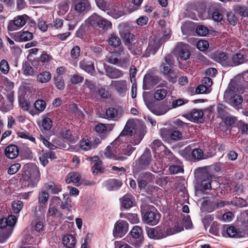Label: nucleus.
I'll return each mask as SVG.
<instances>
[{
	"mask_svg": "<svg viewBox=\"0 0 248 248\" xmlns=\"http://www.w3.org/2000/svg\"><path fill=\"white\" fill-rule=\"evenodd\" d=\"M34 107L36 111L42 112L46 108V103L43 100L38 99L35 102Z\"/></svg>",
	"mask_w": 248,
	"mask_h": 248,
	"instance_id": "864d4df0",
	"label": "nucleus"
},
{
	"mask_svg": "<svg viewBox=\"0 0 248 248\" xmlns=\"http://www.w3.org/2000/svg\"><path fill=\"white\" fill-rule=\"evenodd\" d=\"M160 218L159 213H156L152 211L147 212L143 216V220L147 224L151 225H156Z\"/></svg>",
	"mask_w": 248,
	"mask_h": 248,
	"instance_id": "6ab92c4d",
	"label": "nucleus"
},
{
	"mask_svg": "<svg viewBox=\"0 0 248 248\" xmlns=\"http://www.w3.org/2000/svg\"><path fill=\"white\" fill-rule=\"evenodd\" d=\"M80 179L81 176L78 173L72 172L67 174L66 179V182L67 184L72 183L76 186H78L80 185Z\"/></svg>",
	"mask_w": 248,
	"mask_h": 248,
	"instance_id": "bb28decb",
	"label": "nucleus"
},
{
	"mask_svg": "<svg viewBox=\"0 0 248 248\" xmlns=\"http://www.w3.org/2000/svg\"><path fill=\"white\" fill-rule=\"evenodd\" d=\"M151 161V155L150 150L146 149L140 158V163L143 165L149 164Z\"/></svg>",
	"mask_w": 248,
	"mask_h": 248,
	"instance_id": "c03bdc74",
	"label": "nucleus"
},
{
	"mask_svg": "<svg viewBox=\"0 0 248 248\" xmlns=\"http://www.w3.org/2000/svg\"><path fill=\"white\" fill-rule=\"evenodd\" d=\"M48 193L45 190H42L38 195V202L39 203H46L48 201Z\"/></svg>",
	"mask_w": 248,
	"mask_h": 248,
	"instance_id": "5fc2aeb1",
	"label": "nucleus"
},
{
	"mask_svg": "<svg viewBox=\"0 0 248 248\" xmlns=\"http://www.w3.org/2000/svg\"><path fill=\"white\" fill-rule=\"evenodd\" d=\"M235 88L229 85L224 93L225 101L232 106H237L242 102V97L235 93Z\"/></svg>",
	"mask_w": 248,
	"mask_h": 248,
	"instance_id": "423d86ee",
	"label": "nucleus"
},
{
	"mask_svg": "<svg viewBox=\"0 0 248 248\" xmlns=\"http://www.w3.org/2000/svg\"><path fill=\"white\" fill-rule=\"evenodd\" d=\"M134 198L131 194H126L121 199L122 206L126 209H130L133 205Z\"/></svg>",
	"mask_w": 248,
	"mask_h": 248,
	"instance_id": "c756f323",
	"label": "nucleus"
},
{
	"mask_svg": "<svg viewBox=\"0 0 248 248\" xmlns=\"http://www.w3.org/2000/svg\"><path fill=\"white\" fill-rule=\"evenodd\" d=\"M22 185L26 187H35L40 179L39 169L34 165L27 164L23 168Z\"/></svg>",
	"mask_w": 248,
	"mask_h": 248,
	"instance_id": "7ed1b4c3",
	"label": "nucleus"
},
{
	"mask_svg": "<svg viewBox=\"0 0 248 248\" xmlns=\"http://www.w3.org/2000/svg\"><path fill=\"white\" fill-rule=\"evenodd\" d=\"M174 51L178 60L185 61L190 56L189 46L182 42L177 44Z\"/></svg>",
	"mask_w": 248,
	"mask_h": 248,
	"instance_id": "1a4fd4ad",
	"label": "nucleus"
},
{
	"mask_svg": "<svg viewBox=\"0 0 248 248\" xmlns=\"http://www.w3.org/2000/svg\"><path fill=\"white\" fill-rule=\"evenodd\" d=\"M244 62V56L240 53H236L234 55L232 59V62L230 63V66H236L242 64Z\"/></svg>",
	"mask_w": 248,
	"mask_h": 248,
	"instance_id": "37998d69",
	"label": "nucleus"
},
{
	"mask_svg": "<svg viewBox=\"0 0 248 248\" xmlns=\"http://www.w3.org/2000/svg\"><path fill=\"white\" fill-rule=\"evenodd\" d=\"M191 154L192 157L195 160H200L203 157V152L202 150L199 148H196L193 149L191 152Z\"/></svg>",
	"mask_w": 248,
	"mask_h": 248,
	"instance_id": "4d7b16f0",
	"label": "nucleus"
},
{
	"mask_svg": "<svg viewBox=\"0 0 248 248\" xmlns=\"http://www.w3.org/2000/svg\"><path fill=\"white\" fill-rule=\"evenodd\" d=\"M91 161L94 162L93 166V173L94 174H97L102 171V162L99 160V158L97 156H94L91 158Z\"/></svg>",
	"mask_w": 248,
	"mask_h": 248,
	"instance_id": "72a5a7b5",
	"label": "nucleus"
},
{
	"mask_svg": "<svg viewBox=\"0 0 248 248\" xmlns=\"http://www.w3.org/2000/svg\"><path fill=\"white\" fill-rule=\"evenodd\" d=\"M23 74L26 76H33L34 69L32 66L29 64H25L23 66Z\"/></svg>",
	"mask_w": 248,
	"mask_h": 248,
	"instance_id": "69168bd1",
	"label": "nucleus"
},
{
	"mask_svg": "<svg viewBox=\"0 0 248 248\" xmlns=\"http://www.w3.org/2000/svg\"><path fill=\"white\" fill-rule=\"evenodd\" d=\"M212 58L215 61L225 66H230L228 54L221 51H216L212 54Z\"/></svg>",
	"mask_w": 248,
	"mask_h": 248,
	"instance_id": "a211bd4d",
	"label": "nucleus"
},
{
	"mask_svg": "<svg viewBox=\"0 0 248 248\" xmlns=\"http://www.w3.org/2000/svg\"><path fill=\"white\" fill-rule=\"evenodd\" d=\"M170 109L169 107L166 105H162L159 107L155 108L154 110V113L156 115L165 114Z\"/></svg>",
	"mask_w": 248,
	"mask_h": 248,
	"instance_id": "603ef678",
	"label": "nucleus"
},
{
	"mask_svg": "<svg viewBox=\"0 0 248 248\" xmlns=\"http://www.w3.org/2000/svg\"><path fill=\"white\" fill-rule=\"evenodd\" d=\"M107 14L114 18L117 19L124 16L125 12L123 7L115 6L111 9H109Z\"/></svg>",
	"mask_w": 248,
	"mask_h": 248,
	"instance_id": "cd10ccee",
	"label": "nucleus"
},
{
	"mask_svg": "<svg viewBox=\"0 0 248 248\" xmlns=\"http://www.w3.org/2000/svg\"><path fill=\"white\" fill-rule=\"evenodd\" d=\"M51 78V74L49 72L44 71L40 73L37 76V80L40 83L48 82Z\"/></svg>",
	"mask_w": 248,
	"mask_h": 248,
	"instance_id": "ea45409f",
	"label": "nucleus"
},
{
	"mask_svg": "<svg viewBox=\"0 0 248 248\" xmlns=\"http://www.w3.org/2000/svg\"><path fill=\"white\" fill-rule=\"evenodd\" d=\"M4 153L5 156L8 158L15 159L19 154V149L16 145L10 144L5 148Z\"/></svg>",
	"mask_w": 248,
	"mask_h": 248,
	"instance_id": "4be33fe9",
	"label": "nucleus"
},
{
	"mask_svg": "<svg viewBox=\"0 0 248 248\" xmlns=\"http://www.w3.org/2000/svg\"><path fill=\"white\" fill-rule=\"evenodd\" d=\"M61 203V199L59 197L52 196L49 201L46 217H55L57 215H61L58 210Z\"/></svg>",
	"mask_w": 248,
	"mask_h": 248,
	"instance_id": "9d476101",
	"label": "nucleus"
},
{
	"mask_svg": "<svg viewBox=\"0 0 248 248\" xmlns=\"http://www.w3.org/2000/svg\"><path fill=\"white\" fill-rule=\"evenodd\" d=\"M203 114V112L201 109H193L190 113V117L191 120L195 122L201 119Z\"/></svg>",
	"mask_w": 248,
	"mask_h": 248,
	"instance_id": "a18cd8bd",
	"label": "nucleus"
},
{
	"mask_svg": "<svg viewBox=\"0 0 248 248\" xmlns=\"http://www.w3.org/2000/svg\"><path fill=\"white\" fill-rule=\"evenodd\" d=\"M80 148L83 151H89L93 149L91 141L88 138L82 139L79 143Z\"/></svg>",
	"mask_w": 248,
	"mask_h": 248,
	"instance_id": "4c0bfd02",
	"label": "nucleus"
},
{
	"mask_svg": "<svg viewBox=\"0 0 248 248\" xmlns=\"http://www.w3.org/2000/svg\"><path fill=\"white\" fill-rule=\"evenodd\" d=\"M106 71V75L110 78H118L123 76V73L121 70L112 67H107Z\"/></svg>",
	"mask_w": 248,
	"mask_h": 248,
	"instance_id": "393cba45",
	"label": "nucleus"
},
{
	"mask_svg": "<svg viewBox=\"0 0 248 248\" xmlns=\"http://www.w3.org/2000/svg\"><path fill=\"white\" fill-rule=\"evenodd\" d=\"M108 42L109 46L115 48L114 52L119 56L120 58H118L112 55L108 58L107 62L110 64L121 67L127 66L129 63L130 56L124 50L120 38L115 33H111L108 36Z\"/></svg>",
	"mask_w": 248,
	"mask_h": 248,
	"instance_id": "f257e3e1",
	"label": "nucleus"
},
{
	"mask_svg": "<svg viewBox=\"0 0 248 248\" xmlns=\"http://www.w3.org/2000/svg\"><path fill=\"white\" fill-rule=\"evenodd\" d=\"M0 84L5 86L7 90V93L12 92V94L14 95V92L12 91L14 86V82L11 81L6 77L2 76L0 78Z\"/></svg>",
	"mask_w": 248,
	"mask_h": 248,
	"instance_id": "473e14b6",
	"label": "nucleus"
},
{
	"mask_svg": "<svg viewBox=\"0 0 248 248\" xmlns=\"http://www.w3.org/2000/svg\"><path fill=\"white\" fill-rule=\"evenodd\" d=\"M110 86L115 90L119 96L124 97L126 95L128 89L127 83L126 80H112Z\"/></svg>",
	"mask_w": 248,
	"mask_h": 248,
	"instance_id": "f8f14e48",
	"label": "nucleus"
},
{
	"mask_svg": "<svg viewBox=\"0 0 248 248\" xmlns=\"http://www.w3.org/2000/svg\"><path fill=\"white\" fill-rule=\"evenodd\" d=\"M211 175L207 172L203 173L201 175V186L203 190L210 189L211 188Z\"/></svg>",
	"mask_w": 248,
	"mask_h": 248,
	"instance_id": "b1692460",
	"label": "nucleus"
},
{
	"mask_svg": "<svg viewBox=\"0 0 248 248\" xmlns=\"http://www.w3.org/2000/svg\"><path fill=\"white\" fill-rule=\"evenodd\" d=\"M118 111L114 108H109L106 110L104 118L111 120L118 118Z\"/></svg>",
	"mask_w": 248,
	"mask_h": 248,
	"instance_id": "a19ab883",
	"label": "nucleus"
},
{
	"mask_svg": "<svg viewBox=\"0 0 248 248\" xmlns=\"http://www.w3.org/2000/svg\"><path fill=\"white\" fill-rule=\"evenodd\" d=\"M162 44L161 41L156 37L151 38L149 41L147 47L143 54L144 57H149L151 55H155Z\"/></svg>",
	"mask_w": 248,
	"mask_h": 248,
	"instance_id": "9b49d317",
	"label": "nucleus"
},
{
	"mask_svg": "<svg viewBox=\"0 0 248 248\" xmlns=\"http://www.w3.org/2000/svg\"><path fill=\"white\" fill-rule=\"evenodd\" d=\"M226 232L227 235L230 237L238 238L240 237L239 233L233 226L228 227L226 229Z\"/></svg>",
	"mask_w": 248,
	"mask_h": 248,
	"instance_id": "8fccbe9b",
	"label": "nucleus"
},
{
	"mask_svg": "<svg viewBox=\"0 0 248 248\" xmlns=\"http://www.w3.org/2000/svg\"><path fill=\"white\" fill-rule=\"evenodd\" d=\"M0 71L3 74H7L9 71V66L5 60H2L0 62Z\"/></svg>",
	"mask_w": 248,
	"mask_h": 248,
	"instance_id": "bf43d9fd",
	"label": "nucleus"
},
{
	"mask_svg": "<svg viewBox=\"0 0 248 248\" xmlns=\"http://www.w3.org/2000/svg\"><path fill=\"white\" fill-rule=\"evenodd\" d=\"M47 188L51 193L55 194H58L62 191V188L61 186L56 185L54 184L48 185Z\"/></svg>",
	"mask_w": 248,
	"mask_h": 248,
	"instance_id": "0e129e2a",
	"label": "nucleus"
},
{
	"mask_svg": "<svg viewBox=\"0 0 248 248\" xmlns=\"http://www.w3.org/2000/svg\"><path fill=\"white\" fill-rule=\"evenodd\" d=\"M196 33L200 36H205L208 32L207 28L203 25H199L196 28Z\"/></svg>",
	"mask_w": 248,
	"mask_h": 248,
	"instance_id": "774afa93",
	"label": "nucleus"
},
{
	"mask_svg": "<svg viewBox=\"0 0 248 248\" xmlns=\"http://www.w3.org/2000/svg\"><path fill=\"white\" fill-rule=\"evenodd\" d=\"M17 136L21 138L28 139L32 142L35 141V138L27 131H19L17 132Z\"/></svg>",
	"mask_w": 248,
	"mask_h": 248,
	"instance_id": "6e6d98bb",
	"label": "nucleus"
},
{
	"mask_svg": "<svg viewBox=\"0 0 248 248\" xmlns=\"http://www.w3.org/2000/svg\"><path fill=\"white\" fill-rule=\"evenodd\" d=\"M168 94V90L165 88L156 89L154 93V97L155 100L160 101L166 98Z\"/></svg>",
	"mask_w": 248,
	"mask_h": 248,
	"instance_id": "2f4dec72",
	"label": "nucleus"
},
{
	"mask_svg": "<svg viewBox=\"0 0 248 248\" xmlns=\"http://www.w3.org/2000/svg\"><path fill=\"white\" fill-rule=\"evenodd\" d=\"M97 7L102 11H109L111 4L110 0H96Z\"/></svg>",
	"mask_w": 248,
	"mask_h": 248,
	"instance_id": "58836bf2",
	"label": "nucleus"
},
{
	"mask_svg": "<svg viewBox=\"0 0 248 248\" xmlns=\"http://www.w3.org/2000/svg\"><path fill=\"white\" fill-rule=\"evenodd\" d=\"M79 67L85 72L93 75L94 72V64L91 61L84 59L79 62Z\"/></svg>",
	"mask_w": 248,
	"mask_h": 248,
	"instance_id": "5701e85b",
	"label": "nucleus"
},
{
	"mask_svg": "<svg viewBox=\"0 0 248 248\" xmlns=\"http://www.w3.org/2000/svg\"><path fill=\"white\" fill-rule=\"evenodd\" d=\"M197 47L201 51H204L207 49L209 46V43L206 40H201L197 43Z\"/></svg>",
	"mask_w": 248,
	"mask_h": 248,
	"instance_id": "e2e57ef3",
	"label": "nucleus"
},
{
	"mask_svg": "<svg viewBox=\"0 0 248 248\" xmlns=\"http://www.w3.org/2000/svg\"><path fill=\"white\" fill-rule=\"evenodd\" d=\"M39 242V239L37 237L28 235L25 236L22 240V242L26 244V246H35Z\"/></svg>",
	"mask_w": 248,
	"mask_h": 248,
	"instance_id": "79ce46f5",
	"label": "nucleus"
},
{
	"mask_svg": "<svg viewBox=\"0 0 248 248\" xmlns=\"http://www.w3.org/2000/svg\"><path fill=\"white\" fill-rule=\"evenodd\" d=\"M132 124L129 122H127L124 129L122 131L120 134V136L128 135L133 136L134 140H130L131 143L133 145H136L140 143V141L142 140L143 136L141 134L140 131H136L132 127Z\"/></svg>",
	"mask_w": 248,
	"mask_h": 248,
	"instance_id": "0eeeda50",
	"label": "nucleus"
},
{
	"mask_svg": "<svg viewBox=\"0 0 248 248\" xmlns=\"http://www.w3.org/2000/svg\"><path fill=\"white\" fill-rule=\"evenodd\" d=\"M128 230V224L124 220H119L114 225L113 234L114 237H121L125 235Z\"/></svg>",
	"mask_w": 248,
	"mask_h": 248,
	"instance_id": "ddd939ff",
	"label": "nucleus"
},
{
	"mask_svg": "<svg viewBox=\"0 0 248 248\" xmlns=\"http://www.w3.org/2000/svg\"><path fill=\"white\" fill-rule=\"evenodd\" d=\"M170 172L172 174H176L179 172H183V168L181 165H171L169 168Z\"/></svg>",
	"mask_w": 248,
	"mask_h": 248,
	"instance_id": "338daca9",
	"label": "nucleus"
},
{
	"mask_svg": "<svg viewBox=\"0 0 248 248\" xmlns=\"http://www.w3.org/2000/svg\"><path fill=\"white\" fill-rule=\"evenodd\" d=\"M188 102V100L186 99H175L172 101L171 106L173 108H176L187 103Z\"/></svg>",
	"mask_w": 248,
	"mask_h": 248,
	"instance_id": "052dcab7",
	"label": "nucleus"
},
{
	"mask_svg": "<svg viewBox=\"0 0 248 248\" xmlns=\"http://www.w3.org/2000/svg\"><path fill=\"white\" fill-rule=\"evenodd\" d=\"M13 229L10 227L5 229H0V242L4 243L10 237L12 232Z\"/></svg>",
	"mask_w": 248,
	"mask_h": 248,
	"instance_id": "c9c22d12",
	"label": "nucleus"
},
{
	"mask_svg": "<svg viewBox=\"0 0 248 248\" xmlns=\"http://www.w3.org/2000/svg\"><path fill=\"white\" fill-rule=\"evenodd\" d=\"M87 25L94 27H98L104 32L112 28L111 22L105 18L94 13L86 20Z\"/></svg>",
	"mask_w": 248,
	"mask_h": 248,
	"instance_id": "20e7f679",
	"label": "nucleus"
},
{
	"mask_svg": "<svg viewBox=\"0 0 248 248\" xmlns=\"http://www.w3.org/2000/svg\"><path fill=\"white\" fill-rule=\"evenodd\" d=\"M130 234L132 238L135 241V242H132L133 245L137 248L140 247L143 240L142 231L141 227L139 226H134L130 231Z\"/></svg>",
	"mask_w": 248,
	"mask_h": 248,
	"instance_id": "4468645a",
	"label": "nucleus"
},
{
	"mask_svg": "<svg viewBox=\"0 0 248 248\" xmlns=\"http://www.w3.org/2000/svg\"><path fill=\"white\" fill-rule=\"evenodd\" d=\"M62 137L66 140L69 143H73L75 141V139L73 137L71 132L70 130L64 129L62 131Z\"/></svg>",
	"mask_w": 248,
	"mask_h": 248,
	"instance_id": "de8ad7c7",
	"label": "nucleus"
},
{
	"mask_svg": "<svg viewBox=\"0 0 248 248\" xmlns=\"http://www.w3.org/2000/svg\"><path fill=\"white\" fill-rule=\"evenodd\" d=\"M118 31L121 38L123 39L124 45L128 49H132L131 42L135 37L133 34L129 32V25L128 23H123L118 26Z\"/></svg>",
	"mask_w": 248,
	"mask_h": 248,
	"instance_id": "39448f33",
	"label": "nucleus"
},
{
	"mask_svg": "<svg viewBox=\"0 0 248 248\" xmlns=\"http://www.w3.org/2000/svg\"><path fill=\"white\" fill-rule=\"evenodd\" d=\"M104 185L107 189L111 191L119 189L122 186V183L116 179H110L106 181Z\"/></svg>",
	"mask_w": 248,
	"mask_h": 248,
	"instance_id": "a878e982",
	"label": "nucleus"
},
{
	"mask_svg": "<svg viewBox=\"0 0 248 248\" xmlns=\"http://www.w3.org/2000/svg\"><path fill=\"white\" fill-rule=\"evenodd\" d=\"M151 148L157 154L160 153V151L165 150L166 146L163 144L161 140H154L150 145Z\"/></svg>",
	"mask_w": 248,
	"mask_h": 248,
	"instance_id": "f704fd0d",
	"label": "nucleus"
},
{
	"mask_svg": "<svg viewBox=\"0 0 248 248\" xmlns=\"http://www.w3.org/2000/svg\"><path fill=\"white\" fill-rule=\"evenodd\" d=\"M154 179V175L150 172H141L137 178L138 185L140 189H145L148 182Z\"/></svg>",
	"mask_w": 248,
	"mask_h": 248,
	"instance_id": "f3484780",
	"label": "nucleus"
},
{
	"mask_svg": "<svg viewBox=\"0 0 248 248\" xmlns=\"http://www.w3.org/2000/svg\"><path fill=\"white\" fill-rule=\"evenodd\" d=\"M32 38V33L28 31L16 32L13 36L16 42H26L31 40Z\"/></svg>",
	"mask_w": 248,
	"mask_h": 248,
	"instance_id": "aec40b11",
	"label": "nucleus"
},
{
	"mask_svg": "<svg viewBox=\"0 0 248 248\" xmlns=\"http://www.w3.org/2000/svg\"><path fill=\"white\" fill-rule=\"evenodd\" d=\"M113 126L110 124H99L95 126V130L97 133H105L108 129L111 130Z\"/></svg>",
	"mask_w": 248,
	"mask_h": 248,
	"instance_id": "49530a36",
	"label": "nucleus"
},
{
	"mask_svg": "<svg viewBox=\"0 0 248 248\" xmlns=\"http://www.w3.org/2000/svg\"><path fill=\"white\" fill-rule=\"evenodd\" d=\"M235 14L242 17L248 16V8L243 5H236L233 8Z\"/></svg>",
	"mask_w": 248,
	"mask_h": 248,
	"instance_id": "e433bc0d",
	"label": "nucleus"
},
{
	"mask_svg": "<svg viewBox=\"0 0 248 248\" xmlns=\"http://www.w3.org/2000/svg\"><path fill=\"white\" fill-rule=\"evenodd\" d=\"M21 168L20 163H17L10 166L7 170V173L10 175L16 173Z\"/></svg>",
	"mask_w": 248,
	"mask_h": 248,
	"instance_id": "13d9d810",
	"label": "nucleus"
},
{
	"mask_svg": "<svg viewBox=\"0 0 248 248\" xmlns=\"http://www.w3.org/2000/svg\"><path fill=\"white\" fill-rule=\"evenodd\" d=\"M14 95L12 92L6 94V99L0 97V110L3 112H7L13 108Z\"/></svg>",
	"mask_w": 248,
	"mask_h": 248,
	"instance_id": "dca6fc26",
	"label": "nucleus"
},
{
	"mask_svg": "<svg viewBox=\"0 0 248 248\" xmlns=\"http://www.w3.org/2000/svg\"><path fill=\"white\" fill-rule=\"evenodd\" d=\"M62 244L67 248L74 247L76 243L75 236L71 234H66L64 235L62 239Z\"/></svg>",
	"mask_w": 248,
	"mask_h": 248,
	"instance_id": "c85d7f7f",
	"label": "nucleus"
},
{
	"mask_svg": "<svg viewBox=\"0 0 248 248\" xmlns=\"http://www.w3.org/2000/svg\"><path fill=\"white\" fill-rule=\"evenodd\" d=\"M90 8L89 0H75V9L78 13L87 12Z\"/></svg>",
	"mask_w": 248,
	"mask_h": 248,
	"instance_id": "412c9836",
	"label": "nucleus"
},
{
	"mask_svg": "<svg viewBox=\"0 0 248 248\" xmlns=\"http://www.w3.org/2000/svg\"><path fill=\"white\" fill-rule=\"evenodd\" d=\"M84 93H87L88 89L89 90V93L90 94V96H93L94 93L96 90L95 85L94 83L88 79H86L85 81V83L83 85Z\"/></svg>",
	"mask_w": 248,
	"mask_h": 248,
	"instance_id": "7c9ffc66",
	"label": "nucleus"
},
{
	"mask_svg": "<svg viewBox=\"0 0 248 248\" xmlns=\"http://www.w3.org/2000/svg\"><path fill=\"white\" fill-rule=\"evenodd\" d=\"M131 45L132 49H128L131 53L136 55H140L141 53L142 47L138 42L133 43L131 42Z\"/></svg>",
	"mask_w": 248,
	"mask_h": 248,
	"instance_id": "3c124183",
	"label": "nucleus"
},
{
	"mask_svg": "<svg viewBox=\"0 0 248 248\" xmlns=\"http://www.w3.org/2000/svg\"><path fill=\"white\" fill-rule=\"evenodd\" d=\"M118 151L117 143L116 141H113L106 148L104 155L107 158L109 159L120 161L125 160L126 157L119 153Z\"/></svg>",
	"mask_w": 248,
	"mask_h": 248,
	"instance_id": "6e6552de",
	"label": "nucleus"
},
{
	"mask_svg": "<svg viewBox=\"0 0 248 248\" xmlns=\"http://www.w3.org/2000/svg\"><path fill=\"white\" fill-rule=\"evenodd\" d=\"M26 23V20L24 16H18L15 17L13 20L9 22L7 29L9 31L18 30L23 27Z\"/></svg>",
	"mask_w": 248,
	"mask_h": 248,
	"instance_id": "2eb2a0df",
	"label": "nucleus"
},
{
	"mask_svg": "<svg viewBox=\"0 0 248 248\" xmlns=\"http://www.w3.org/2000/svg\"><path fill=\"white\" fill-rule=\"evenodd\" d=\"M170 138L173 140L177 141L181 139L182 137V134L178 130H172L171 131L170 133Z\"/></svg>",
	"mask_w": 248,
	"mask_h": 248,
	"instance_id": "680f3d73",
	"label": "nucleus"
},
{
	"mask_svg": "<svg viewBox=\"0 0 248 248\" xmlns=\"http://www.w3.org/2000/svg\"><path fill=\"white\" fill-rule=\"evenodd\" d=\"M184 230L183 227L178 224L171 226H158L155 228L148 227L146 229L148 236L154 240H159Z\"/></svg>",
	"mask_w": 248,
	"mask_h": 248,
	"instance_id": "f03ea898",
	"label": "nucleus"
},
{
	"mask_svg": "<svg viewBox=\"0 0 248 248\" xmlns=\"http://www.w3.org/2000/svg\"><path fill=\"white\" fill-rule=\"evenodd\" d=\"M12 210L14 213H19L23 207V203L21 201H14L12 202Z\"/></svg>",
	"mask_w": 248,
	"mask_h": 248,
	"instance_id": "09e8293b",
	"label": "nucleus"
}]
</instances>
